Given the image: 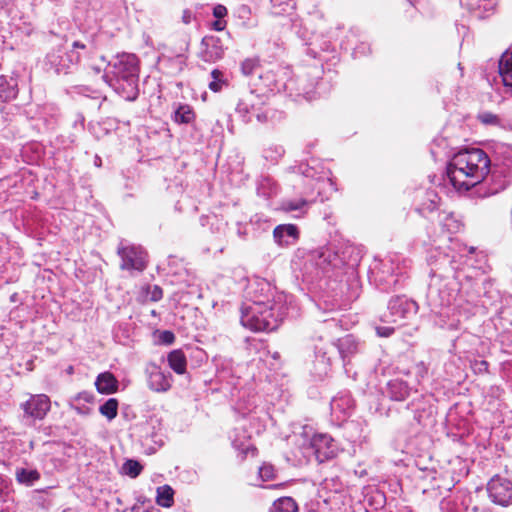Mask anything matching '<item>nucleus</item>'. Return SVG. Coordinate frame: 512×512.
<instances>
[{"label": "nucleus", "instance_id": "1", "mask_svg": "<svg viewBox=\"0 0 512 512\" xmlns=\"http://www.w3.org/2000/svg\"><path fill=\"white\" fill-rule=\"evenodd\" d=\"M490 170L488 154L480 148H469L452 157L446 168V176L456 190L468 191L485 180Z\"/></svg>", "mask_w": 512, "mask_h": 512}, {"label": "nucleus", "instance_id": "2", "mask_svg": "<svg viewBox=\"0 0 512 512\" xmlns=\"http://www.w3.org/2000/svg\"><path fill=\"white\" fill-rule=\"evenodd\" d=\"M139 59L135 54L122 53L106 65L104 81L127 101L139 95Z\"/></svg>", "mask_w": 512, "mask_h": 512}, {"label": "nucleus", "instance_id": "3", "mask_svg": "<svg viewBox=\"0 0 512 512\" xmlns=\"http://www.w3.org/2000/svg\"><path fill=\"white\" fill-rule=\"evenodd\" d=\"M406 268V260L397 254L375 258L369 269V279L380 290L388 292L397 286Z\"/></svg>", "mask_w": 512, "mask_h": 512}, {"label": "nucleus", "instance_id": "4", "mask_svg": "<svg viewBox=\"0 0 512 512\" xmlns=\"http://www.w3.org/2000/svg\"><path fill=\"white\" fill-rule=\"evenodd\" d=\"M274 309L261 308V306L243 307L241 310V324L253 331H273L287 315L288 307L281 304V297Z\"/></svg>", "mask_w": 512, "mask_h": 512}, {"label": "nucleus", "instance_id": "5", "mask_svg": "<svg viewBox=\"0 0 512 512\" xmlns=\"http://www.w3.org/2000/svg\"><path fill=\"white\" fill-rule=\"evenodd\" d=\"M427 299L433 308L450 306L455 303L459 293V283L454 276L443 275L441 267L432 268Z\"/></svg>", "mask_w": 512, "mask_h": 512}, {"label": "nucleus", "instance_id": "6", "mask_svg": "<svg viewBox=\"0 0 512 512\" xmlns=\"http://www.w3.org/2000/svg\"><path fill=\"white\" fill-rule=\"evenodd\" d=\"M358 261V253H355V249L351 246L345 247L341 253L334 252L330 248H320L310 252L307 260L311 266H316V277H319L320 273H327L330 267L354 266Z\"/></svg>", "mask_w": 512, "mask_h": 512}, {"label": "nucleus", "instance_id": "7", "mask_svg": "<svg viewBox=\"0 0 512 512\" xmlns=\"http://www.w3.org/2000/svg\"><path fill=\"white\" fill-rule=\"evenodd\" d=\"M85 48V44L80 41H74L70 50L64 46L54 47L45 57V66L48 70H52L58 75L72 73L80 61V54L76 49L84 50Z\"/></svg>", "mask_w": 512, "mask_h": 512}, {"label": "nucleus", "instance_id": "8", "mask_svg": "<svg viewBox=\"0 0 512 512\" xmlns=\"http://www.w3.org/2000/svg\"><path fill=\"white\" fill-rule=\"evenodd\" d=\"M248 295L251 298L250 306H261V308L274 309L278 305L281 296V304L287 306V295L277 291L268 281L257 279L248 287Z\"/></svg>", "mask_w": 512, "mask_h": 512}, {"label": "nucleus", "instance_id": "9", "mask_svg": "<svg viewBox=\"0 0 512 512\" xmlns=\"http://www.w3.org/2000/svg\"><path fill=\"white\" fill-rule=\"evenodd\" d=\"M264 106V97L249 91L239 99L235 110L245 123L252 122L254 117L259 123H265L268 119V112Z\"/></svg>", "mask_w": 512, "mask_h": 512}, {"label": "nucleus", "instance_id": "10", "mask_svg": "<svg viewBox=\"0 0 512 512\" xmlns=\"http://www.w3.org/2000/svg\"><path fill=\"white\" fill-rule=\"evenodd\" d=\"M418 305L406 296L392 297L387 306V311L381 315V321L385 323H398L415 315Z\"/></svg>", "mask_w": 512, "mask_h": 512}, {"label": "nucleus", "instance_id": "11", "mask_svg": "<svg viewBox=\"0 0 512 512\" xmlns=\"http://www.w3.org/2000/svg\"><path fill=\"white\" fill-rule=\"evenodd\" d=\"M501 149V158L498 162L491 163L492 180L497 182L493 193L503 190L512 181V148L503 146Z\"/></svg>", "mask_w": 512, "mask_h": 512}, {"label": "nucleus", "instance_id": "12", "mask_svg": "<svg viewBox=\"0 0 512 512\" xmlns=\"http://www.w3.org/2000/svg\"><path fill=\"white\" fill-rule=\"evenodd\" d=\"M188 45L185 44L179 50L165 49L158 57L159 69L166 75L176 76L186 67V52Z\"/></svg>", "mask_w": 512, "mask_h": 512}, {"label": "nucleus", "instance_id": "13", "mask_svg": "<svg viewBox=\"0 0 512 512\" xmlns=\"http://www.w3.org/2000/svg\"><path fill=\"white\" fill-rule=\"evenodd\" d=\"M20 408L23 410V421L31 424L45 418L51 408L50 398L45 394L31 395L27 401L21 403Z\"/></svg>", "mask_w": 512, "mask_h": 512}, {"label": "nucleus", "instance_id": "14", "mask_svg": "<svg viewBox=\"0 0 512 512\" xmlns=\"http://www.w3.org/2000/svg\"><path fill=\"white\" fill-rule=\"evenodd\" d=\"M147 387L156 393H165L172 387L173 376L155 362H148L144 368Z\"/></svg>", "mask_w": 512, "mask_h": 512}, {"label": "nucleus", "instance_id": "15", "mask_svg": "<svg viewBox=\"0 0 512 512\" xmlns=\"http://www.w3.org/2000/svg\"><path fill=\"white\" fill-rule=\"evenodd\" d=\"M117 253L121 258L120 268L122 270L143 271L147 266L145 251L135 245H123L121 243L117 248Z\"/></svg>", "mask_w": 512, "mask_h": 512}, {"label": "nucleus", "instance_id": "16", "mask_svg": "<svg viewBox=\"0 0 512 512\" xmlns=\"http://www.w3.org/2000/svg\"><path fill=\"white\" fill-rule=\"evenodd\" d=\"M487 491L491 500L501 506L512 503V481L496 475L487 484Z\"/></svg>", "mask_w": 512, "mask_h": 512}, {"label": "nucleus", "instance_id": "17", "mask_svg": "<svg viewBox=\"0 0 512 512\" xmlns=\"http://www.w3.org/2000/svg\"><path fill=\"white\" fill-rule=\"evenodd\" d=\"M311 448L319 463L335 458L338 453L335 440L327 434H315L311 439Z\"/></svg>", "mask_w": 512, "mask_h": 512}, {"label": "nucleus", "instance_id": "18", "mask_svg": "<svg viewBox=\"0 0 512 512\" xmlns=\"http://www.w3.org/2000/svg\"><path fill=\"white\" fill-rule=\"evenodd\" d=\"M225 48L219 37L206 35L201 41L199 57L207 63H215L223 58Z\"/></svg>", "mask_w": 512, "mask_h": 512}, {"label": "nucleus", "instance_id": "19", "mask_svg": "<svg viewBox=\"0 0 512 512\" xmlns=\"http://www.w3.org/2000/svg\"><path fill=\"white\" fill-rule=\"evenodd\" d=\"M273 238L279 246L294 245L299 238V230L294 224H281L274 228Z\"/></svg>", "mask_w": 512, "mask_h": 512}, {"label": "nucleus", "instance_id": "20", "mask_svg": "<svg viewBox=\"0 0 512 512\" xmlns=\"http://www.w3.org/2000/svg\"><path fill=\"white\" fill-rule=\"evenodd\" d=\"M332 413L346 417L354 409V400L348 392L339 393L330 403Z\"/></svg>", "mask_w": 512, "mask_h": 512}, {"label": "nucleus", "instance_id": "21", "mask_svg": "<svg viewBox=\"0 0 512 512\" xmlns=\"http://www.w3.org/2000/svg\"><path fill=\"white\" fill-rule=\"evenodd\" d=\"M331 366L330 357L327 356V351L317 349L315 351V359L311 373L319 380H322L329 372Z\"/></svg>", "mask_w": 512, "mask_h": 512}, {"label": "nucleus", "instance_id": "22", "mask_svg": "<svg viewBox=\"0 0 512 512\" xmlns=\"http://www.w3.org/2000/svg\"><path fill=\"white\" fill-rule=\"evenodd\" d=\"M18 94L17 80L4 75L0 76V102H8L16 98Z\"/></svg>", "mask_w": 512, "mask_h": 512}, {"label": "nucleus", "instance_id": "23", "mask_svg": "<svg viewBox=\"0 0 512 512\" xmlns=\"http://www.w3.org/2000/svg\"><path fill=\"white\" fill-rule=\"evenodd\" d=\"M41 478L38 470L27 467H17L15 470V480L19 485L32 487Z\"/></svg>", "mask_w": 512, "mask_h": 512}, {"label": "nucleus", "instance_id": "24", "mask_svg": "<svg viewBox=\"0 0 512 512\" xmlns=\"http://www.w3.org/2000/svg\"><path fill=\"white\" fill-rule=\"evenodd\" d=\"M95 386L99 393L111 394L117 390L118 381L112 373L104 372L97 376Z\"/></svg>", "mask_w": 512, "mask_h": 512}, {"label": "nucleus", "instance_id": "25", "mask_svg": "<svg viewBox=\"0 0 512 512\" xmlns=\"http://www.w3.org/2000/svg\"><path fill=\"white\" fill-rule=\"evenodd\" d=\"M387 393L392 400L403 401L409 396L410 388L405 381L393 379L388 383Z\"/></svg>", "mask_w": 512, "mask_h": 512}, {"label": "nucleus", "instance_id": "26", "mask_svg": "<svg viewBox=\"0 0 512 512\" xmlns=\"http://www.w3.org/2000/svg\"><path fill=\"white\" fill-rule=\"evenodd\" d=\"M167 361L176 374L182 375L186 372L187 360L181 349L172 350L167 356Z\"/></svg>", "mask_w": 512, "mask_h": 512}, {"label": "nucleus", "instance_id": "27", "mask_svg": "<svg viewBox=\"0 0 512 512\" xmlns=\"http://www.w3.org/2000/svg\"><path fill=\"white\" fill-rule=\"evenodd\" d=\"M336 347L343 361L358 352V342L352 335L339 339Z\"/></svg>", "mask_w": 512, "mask_h": 512}, {"label": "nucleus", "instance_id": "28", "mask_svg": "<svg viewBox=\"0 0 512 512\" xmlns=\"http://www.w3.org/2000/svg\"><path fill=\"white\" fill-rule=\"evenodd\" d=\"M499 73L504 85L512 88V50L502 55L499 61Z\"/></svg>", "mask_w": 512, "mask_h": 512}, {"label": "nucleus", "instance_id": "29", "mask_svg": "<svg viewBox=\"0 0 512 512\" xmlns=\"http://www.w3.org/2000/svg\"><path fill=\"white\" fill-rule=\"evenodd\" d=\"M439 196L435 190H427L424 194V199L417 208V211L423 215L427 216L428 213L435 211L439 204Z\"/></svg>", "mask_w": 512, "mask_h": 512}, {"label": "nucleus", "instance_id": "30", "mask_svg": "<svg viewBox=\"0 0 512 512\" xmlns=\"http://www.w3.org/2000/svg\"><path fill=\"white\" fill-rule=\"evenodd\" d=\"M195 118V112L188 104H179L173 115V120L178 124H191Z\"/></svg>", "mask_w": 512, "mask_h": 512}, {"label": "nucleus", "instance_id": "31", "mask_svg": "<svg viewBox=\"0 0 512 512\" xmlns=\"http://www.w3.org/2000/svg\"><path fill=\"white\" fill-rule=\"evenodd\" d=\"M461 5L474 12H489L494 9L497 0H460Z\"/></svg>", "mask_w": 512, "mask_h": 512}, {"label": "nucleus", "instance_id": "32", "mask_svg": "<svg viewBox=\"0 0 512 512\" xmlns=\"http://www.w3.org/2000/svg\"><path fill=\"white\" fill-rule=\"evenodd\" d=\"M210 77L211 80L208 83V87L212 92H220L229 84L226 74L220 69H213L210 73Z\"/></svg>", "mask_w": 512, "mask_h": 512}, {"label": "nucleus", "instance_id": "33", "mask_svg": "<svg viewBox=\"0 0 512 512\" xmlns=\"http://www.w3.org/2000/svg\"><path fill=\"white\" fill-rule=\"evenodd\" d=\"M173 495H174V491L170 486L164 485V486L158 487L156 502L158 505H160L162 507L169 508L174 503Z\"/></svg>", "mask_w": 512, "mask_h": 512}, {"label": "nucleus", "instance_id": "34", "mask_svg": "<svg viewBox=\"0 0 512 512\" xmlns=\"http://www.w3.org/2000/svg\"><path fill=\"white\" fill-rule=\"evenodd\" d=\"M270 512H298V506L293 498L282 497L273 503Z\"/></svg>", "mask_w": 512, "mask_h": 512}, {"label": "nucleus", "instance_id": "35", "mask_svg": "<svg viewBox=\"0 0 512 512\" xmlns=\"http://www.w3.org/2000/svg\"><path fill=\"white\" fill-rule=\"evenodd\" d=\"M99 412L109 421L113 420L118 413V401L115 398L108 399L99 407Z\"/></svg>", "mask_w": 512, "mask_h": 512}, {"label": "nucleus", "instance_id": "36", "mask_svg": "<svg viewBox=\"0 0 512 512\" xmlns=\"http://www.w3.org/2000/svg\"><path fill=\"white\" fill-rule=\"evenodd\" d=\"M12 492L11 479L5 475L0 474V501L7 502Z\"/></svg>", "mask_w": 512, "mask_h": 512}, {"label": "nucleus", "instance_id": "37", "mask_svg": "<svg viewBox=\"0 0 512 512\" xmlns=\"http://www.w3.org/2000/svg\"><path fill=\"white\" fill-rule=\"evenodd\" d=\"M141 470L142 466L136 460L130 459L123 464L124 473L132 478L137 477L141 473Z\"/></svg>", "mask_w": 512, "mask_h": 512}, {"label": "nucleus", "instance_id": "38", "mask_svg": "<svg viewBox=\"0 0 512 512\" xmlns=\"http://www.w3.org/2000/svg\"><path fill=\"white\" fill-rule=\"evenodd\" d=\"M478 120L485 125H499L500 118L491 112L484 111L478 114Z\"/></svg>", "mask_w": 512, "mask_h": 512}, {"label": "nucleus", "instance_id": "39", "mask_svg": "<svg viewBox=\"0 0 512 512\" xmlns=\"http://www.w3.org/2000/svg\"><path fill=\"white\" fill-rule=\"evenodd\" d=\"M441 222L443 229H445L448 233H454L459 230L460 224L457 220L454 219L452 215H446Z\"/></svg>", "mask_w": 512, "mask_h": 512}, {"label": "nucleus", "instance_id": "40", "mask_svg": "<svg viewBox=\"0 0 512 512\" xmlns=\"http://www.w3.org/2000/svg\"><path fill=\"white\" fill-rule=\"evenodd\" d=\"M257 66H258L257 60L248 58V59H245L241 63V71L244 75L249 76V75L253 74V72Z\"/></svg>", "mask_w": 512, "mask_h": 512}, {"label": "nucleus", "instance_id": "41", "mask_svg": "<svg viewBox=\"0 0 512 512\" xmlns=\"http://www.w3.org/2000/svg\"><path fill=\"white\" fill-rule=\"evenodd\" d=\"M275 470L270 464H264L259 468V476L263 481H268L274 478Z\"/></svg>", "mask_w": 512, "mask_h": 512}, {"label": "nucleus", "instance_id": "42", "mask_svg": "<svg viewBox=\"0 0 512 512\" xmlns=\"http://www.w3.org/2000/svg\"><path fill=\"white\" fill-rule=\"evenodd\" d=\"M175 341V335L170 330L159 331L158 343L163 345H171Z\"/></svg>", "mask_w": 512, "mask_h": 512}, {"label": "nucleus", "instance_id": "43", "mask_svg": "<svg viewBox=\"0 0 512 512\" xmlns=\"http://www.w3.org/2000/svg\"><path fill=\"white\" fill-rule=\"evenodd\" d=\"M148 297L151 301L157 302L163 297V290L160 286L154 285L148 288Z\"/></svg>", "mask_w": 512, "mask_h": 512}, {"label": "nucleus", "instance_id": "44", "mask_svg": "<svg viewBox=\"0 0 512 512\" xmlns=\"http://www.w3.org/2000/svg\"><path fill=\"white\" fill-rule=\"evenodd\" d=\"M307 203L304 200L300 201H288L284 204V209L286 211H296L302 209Z\"/></svg>", "mask_w": 512, "mask_h": 512}, {"label": "nucleus", "instance_id": "45", "mask_svg": "<svg viewBox=\"0 0 512 512\" xmlns=\"http://www.w3.org/2000/svg\"><path fill=\"white\" fill-rule=\"evenodd\" d=\"M375 331H376V334L379 336V337H390L395 329L391 326H377L375 328Z\"/></svg>", "mask_w": 512, "mask_h": 512}, {"label": "nucleus", "instance_id": "46", "mask_svg": "<svg viewBox=\"0 0 512 512\" xmlns=\"http://www.w3.org/2000/svg\"><path fill=\"white\" fill-rule=\"evenodd\" d=\"M270 3L273 8H279L276 13L286 11V6H289V3L286 2V0H270Z\"/></svg>", "mask_w": 512, "mask_h": 512}, {"label": "nucleus", "instance_id": "47", "mask_svg": "<svg viewBox=\"0 0 512 512\" xmlns=\"http://www.w3.org/2000/svg\"><path fill=\"white\" fill-rule=\"evenodd\" d=\"M226 14H227V9L223 5H217L213 9V15L215 16V18L223 19L226 16Z\"/></svg>", "mask_w": 512, "mask_h": 512}, {"label": "nucleus", "instance_id": "48", "mask_svg": "<svg viewBox=\"0 0 512 512\" xmlns=\"http://www.w3.org/2000/svg\"><path fill=\"white\" fill-rule=\"evenodd\" d=\"M415 369L417 376L421 378H424L428 373V367L425 365L424 362L417 363Z\"/></svg>", "mask_w": 512, "mask_h": 512}, {"label": "nucleus", "instance_id": "49", "mask_svg": "<svg viewBox=\"0 0 512 512\" xmlns=\"http://www.w3.org/2000/svg\"><path fill=\"white\" fill-rule=\"evenodd\" d=\"M211 26L215 31H222L226 27V21L224 19L216 18V20L212 22Z\"/></svg>", "mask_w": 512, "mask_h": 512}, {"label": "nucleus", "instance_id": "50", "mask_svg": "<svg viewBox=\"0 0 512 512\" xmlns=\"http://www.w3.org/2000/svg\"><path fill=\"white\" fill-rule=\"evenodd\" d=\"M194 18L193 13L189 9H185L182 13V22L184 24H190L192 19Z\"/></svg>", "mask_w": 512, "mask_h": 512}, {"label": "nucleus", "instance_id": "51", "mask_svg": "<svg viewBox=\"0 0 512 512\" xmlns=\"http://www.w3.org/2000/svg\"><path fill=\"white\" fill-rule=\"evenodd\" d=\"M131 512H161L158 508L150 507V508H142L139 506H133Z\"/></svg>", "mask_w": 512, "mask_h": 512}, {"label": "nucleus", "instance_id": "52", "mask_svg": "<svg viewBox=\"0 0 512 512\" xmlns=\"http://www.w3.org/2000/svg\"><path fill=\"white\" fill-rule=\"evenodd\" d=\"M455 263V260L454 259H450L448 257V255H444L442 258H441V261H440V265H444V264H451V270H456L458 269V267H455L453 264Z\"/></svg>", "mask_w": 512, "mask_h": 512}, {"label": "nucleus", "instance_id": "53", "mask_svg": "<svg viewBox=\"0 0 512 512\" xmlns=\"http://www.w3.org/2000/svg\"><path fill=\"white\" fill-rule=\"evenodd\" d=\"M105 63H106L105 58L101 57V64L93 65V66H91V69L94 71L95 74H100Z\"/></svg>", "mask_w": 512, "mask_h": 512}, {"label": "nucleus", "instance_id": "54", "mask_svg": "<svg viewBox=\"0 0 512 512\" xmlns=\"http://www.w3.org/2000/svg\"><path fill=\"white\" fill-rule=\"evenodd\" d=\"M303 96L305 99L307 100H311L312 99V96L310 95V91H303Z\"/></svg>", "mask_w": 512, "mask_h": 512}, {"label": "nucleus", "instance_id": "55", "mask_svg": "<svg viewBox=\"0 0 512 512\" xmlns=\"http://www.w3.org/2000/svg\"><path fill=\"white\" fill-rule=\"evenodd\" d=\"M302 173H303L305 176H307V177L312 176V175L309 173V169H308V168H306L305 170H303V171H302Z\"/></svg>", "mask_w": 512, "mask_h": 512}, {"label": "nucleus", "instance_id": "56", "mask_svg": "<svg viewBox=\"0 0 512 512\" xmlns=\"http://www.w3.org/2000/svg\"><path fill=\"white\" fill-rule=\"evenodd\" d=\"M95 164H96L97 166H100V165H101V159H100L98 156H96V158H95Z\"/></svg>", "mask_w": 512, "mask_h": 512}, {"label": "nucleus", "instance_id": "57", "mask_svg": "<svg viewBox=\"0 0 512 512\" xmlns=\"http://www.w3.org/2000/svg\"><path fill=\"white\" fill-rule=\"evenodd\" d=\"M88 91V88L87 87H81L80 88V93H85Z\"/></svg>", "mask_w": 512, "mask_h": 512}, {"label": "nucleus", "instance_id": "58", "mask_svg": "<svg viewBox=\"0 0 512 512\" xmlns=\"http://www.w3.org/2000/svg\"><path fill=\"white\" fill-rule=\"evenodd\" d=\"M474 252H475V247H470V248L468 249V253H469V254H473Z\"/></svg>", "mask_w": 512, "mask_h": 512}, {"label": "nucleus", "instance_id": "59", "mask_svg": "<svg viewBox=\"0 0 512 512\" xmlns=\"http://www.w3.org/2000/svg\"><path fill=\"white\" fill-rule=\"evenodd\" d=\"M480 365L485 366V369H487L488 364L486 361H481Z\"/></svg>", "mask_w": 512, "mask_h": 512}, {"label": "nucleus", "instance_id": "60", "mask_svg": "<svg viewBox=\"0 0 512 512\" xmlns=\"http://www.w3.org/2000/svg\"><path fill=\"white\" fill-rule=\"evenodd\" d=\"M360 48H361V47L356 48V50H355V54H357V53H364V51L360 52Z\"/></svg>", "mask_w": 512, "mask_h": 512}, {"label": "nucleus", "instance_id": "61", "mask_svg": "<svg viewBox=\"0 0 512 512\" xmlns=\"http://www.w3.org/2000/svg\"><path fill=\"white\" fill-rule=\"evenodd\" d=\"M458 67L460 70H462L461 63H458Z\"/></svg>", "mask_w": 512, "mask_h": 512}]
</instances>
